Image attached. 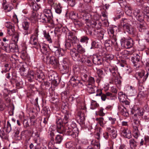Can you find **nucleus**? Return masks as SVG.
<instances>
[{"label": "nucleus", "mask_w": 149, "mask_h": 149, "mask_svg": "<svg viewBox=\"0 0 149 149\" xmlns=\"http://www.w3.org/2000/svg\"><path fill=\"white\" fill-rule=\"evenodd\" d=\"M62 120L60 118H57L56 123L57 125V131L60 134H62L64 133L66 134L69 135H71L72 134L73 132L71 128L69 129L65 128L63 125H61V122Z\"/></svg>", "instance_id": "f257e3e1"}, {"label": "nucleus", "mask_w": 149, "mask_h": 149, "mask_svg": "<svg viewBox=\"0 0 149 149\" xmlns=\"http://www.w3.org/2000/svg\"><path fill=\"white\" fill-rule=\"evenodd\" d=\"M121 45L122 47L127 49L132 47L133 45V41L130 38L125 39L124 38L120 40Z\"/></svg>", "instance_id": "f03ea898"}, {"label": "nucleus", "mask_w": 149, "mask_h": 149, "mask_svg": "<svg viewBox=\"0 0 149 149\" xmlns=\"http://www.w3.org/2000/svg\"><path fill=\"white\" fill-rule=\"evenodd\" d=\"M37 18L39 19L40 21L41 22L50 23L52 27H54V26L52 19H51L44 13H40L38 14L37 16Z\"/></svg>", "instance_id": "7ed1b4c3"}, {"label": "nucleus", "mask_w": 149, "mask_h": 149, "mask_svg": "<svg viewBox=\"0 0 149 149\" xmlns=\"http://www.w3.org/2000/svg\"><path fill=\"white\" fill-rule=\"evenodd\" d=\"M44 61L48 64H51L54 65H58V61L57 59L53 56L50 57L49 56H46Z\"/></svg>", "instance_id": "20e7f679"}, {"label": "nucleus", "mask_w": 149, "mask_h": 149, "mask_svg": "<svg viewBox=\"0 0 149 149\" xmlns=\"http://www.w3.org/2000/svg\"><path fill=\"white\" fill-rule=\"evenodd\" d=\"M132 61L134 64V65L136 69L139 68L141 67V62L140 61V57L138 54L134 57H132Z\"/></svg>", "instance_id": "39448f33"}, {"label": "nucleus", "mask_w": 149, "mask_h": 149, "mask_svg": "<svg viewBox=\"0 0 149 149\" xmlns=\"http://www.w3.org/2000/svg\"><path fill=\"white\" fill-rule=\"evenodd\" d=\"M79 14V18H82L85 20L88 26H90L89 16L91 17L89 13H85V11L84 12H80Z\"/></svg>", "instance_id": "423d86ee"}, {"label": "nucleus", "mask_w": 149, "mask_h": 149, "mask_svg": "<svg viewBox=\"0 0 149 149\" xmlns=\"http://www.w3.org/2000/svg\"><path fill=\"white\" fill-rule=\"evenodd\" d=\"M30 43L35 46L36 48H39V46L40 45L38 41V36L36 34L33 35L30 38Z\"/></svg>", "instance_id": "0eeeda50"}, {"label": "nucleus", "mask_w": 149, "mask_h": 149, "mask_svg": "<svg viewBox=\"0 0 149 149\" xmlns=\"http://www.w3.org/2000/svg\"><path fill=\"white\" fill-rule=\"evenodd\" d=\"M71 56L72 59L75 61H78L79 60L80 55L75 48L71 49L70 51Z\"/></svg>", "instance_id": "6e6552de"}, {"label": "nucleus", "mask_w": 149, "mask_h": 149, "mask_svg": "<svg viewBox=\"0 0 149 149\" xmlns=\"http://www.w3.org/2000/svg\"><path fill=\"white\" fill-rule=\"evenodd\" d=\"M39 48H40L41 52L43 54L46 56H49V49L46 45L43 44L39 45Z\"/></svg>", "instance_id": "1a4fd4ad"}, {"label": "nucleus", "mask_w": 149, "mask_h": 149, "mask_svg": "<svg viewBox=\"0 0 149 149\" xmlns=\"http://www.w3.org/2000/svg\"><path fill=\"white\" fill-rule=\"evenodd\" d=\"M100 18V16L98 15L95 14L91 17V20H90V26H93L92 27H95L97 24L96 21L99 20Z\"/></svg>", "instance_id": "9d476101"}, {"label": "nucleus", "mask_w": 149, "mask_h": 149, "mask_svg": "<svg viewBox=\"0 0 149 149\" xmlns=\"http://www.w3.org/2000/svg\"><path fill=\"white\" fill-rule=\"evenodd\" d=\"M121 134L124 137L128 139H130L131 137V133L127 129H124L122 131Z\"/></svg>", "instance_id": "9b49d317"}, {"label": "nucleus", "mask_w": 149, "mask_h": 149, "mask_svg": "<svg viewBox=\"0 0 149 149\" xmlns=\"http://www.w3.org/2000/svg\"><path fill=\"white\" fill-rule=\"evenodd\" d=\"M2 5L3 8L6 10V12H9L13 8L12 6L7 3L6 0H3Z\"/></svg>", "instance_id": "f8f14e48"}, {"label": "nucleus", "mask_w": 149, "mask_h": 149, "mask_svg": "<svg viewBox=\"0 0 149 149\" xmlns=\"http://www.w3.org/2000/svg\"><path fill=\"white\" fill-rule=\"evenodd\" d=\"M5 50L8 52H14L16 48V45L15 44H10L8 46H4Z\"/></svg>", "instance_id": "ddd939ff"}, {"label": "nucleus", "mask_w": 149, "mask_h": 149, "mask_svg": "<svg viewBox=\"0 0 149 149\" xmlns=\"http://www.w3.org/2000/svg\"><path fill=\"white\" fill-rule=\"evenodd\" d=\"M129 21L125 18L122 19L120 22V25L123 27L124 29L127 28V27L130 25L129 24Z\"/></svg>", "instance_id": "4468645a"}, {"label": "nucleus", "mask_w": 149, "mask_h": 149, "mask_svg": "<svg viewBox=\"0 0 149 149\" xmlns=\"http://www.w3.org/2000/svg\"><path fill=\"white\" fill-rule=\"evenodd\" d=\"M131 112L132 114L135 113L134 114L135 116H136L137 115H138L139 116H141L143 115V110L142 109H140L138 108H137L136 109H132Z\"/></svg>", "instance_id": "2eb2a0df"}, {"label": "nucleus", "mask_w": 149, "mask_h": 149, "mask_svg": "<svg viewBox=\"0 0 149 149\" xmlns=\"http://www.w3.org/2000/svg\"><path fill=\"white\" fill-rule=\"evenodd\" d=\"M20 73L21 75L26 76L28 75V71H26L24 65H22L19 69Z\"/></svg>", "instance_id": "dca6fc26"}, {"label": "nucleus", "mask_w": 149, "mask_h": 149, "mask_svg": "<svg viewBox=\"0 0 149 149\" xmlns=\"http://www.w3.org/2000/svg\"><path fill=\"white\" fill-rule=\"evenodd\" d=\"M54 7L56 12L58 14H60L61 12L62 7L59 3H55L54 4Z\"/></svg>", "instance_id": "f3484780"}, {"label": "nucleus", "mask_w": 149, "mask_h": 149, "mask_svg": "<svg viewBox=\"0 0 149 149\" xmlns=\"http://www.w3.org/2000/svg\"><path fill=\"white\" fill-rule=\"evenodd\" d=\"M135 92V89L134 87L131 86H129L127 87V93L130 96H132L134 94V93Z\"/></svg>", "instance_id": "a211bd4d"}, {"label": "nucleus", "mask_w": 149, "mask_h": 149, "mask_svg": "<svg viewBox=\"0 0 149 149\" xmlns=\"http://www.w3.org/2000/svg\"><path fill=\"white\" fill-rule=\"evenodd\" d=\"M48 18L51 19H52V15L51 12V10L45 9H44L43 13Z\"/></svg>", "instance_id": "6ab92c4d"}, {"label": "nucleus", "mask_w": 149, "mask_h": 149, "mask_svg": "<svg viewBox=\"0 0 149 149\" xmlns=\"http://www.w3.org/2000/svg\"><path fill=\"white\" fill-rule=\"evenodd\" d=\"M97 88L92 85H88L87 90L88 92L91 94L93 93H95Z\"/></svg>", "instance_id": "aec40b11"}, {"label": "nucleus", "mask_w": 149, "mask_h": 149, "mask_svg": "<svg viewBox=\"0 0 149 149\" xmlns=\"http://www.w3.org/2000/svg\"><path fill=\"white\" fill-rule=\"evenodd\" d=\"M95 120L100 126L102 127L104 126L106 123L104 121V119L103 117L97 118H95Z\"/></svg>", "instance_id": "412c9836"}, {"label": "nucleus", "mask_w": 149, "mask_h": 149, "mask_svg": "<svg viewBox=\"0 0 149 149\" xmlns=\"http://www.w3.org/2000/svg\"><path fill=\"white\" fill-rule=\"evenodd\" d=\"M36 77H37L38 79H43L44 78V74L41 71L38 70L35 74V77L36 78Z\"/></svg>", "instance_id": "4be33fe9"}, {"label": "nucleus", "mask_w": 149, "mask_h": 149, "mask_svg": "<svg viewBox=\"0 0 149 149\" xmlns=\"http://www.w3.org/2000/svg\"><path fill=\"white\" fill-rule=\"evenodd\" d=\"M77 50L79 53L83 54L86 52L85 49L80 45H77Z\"/></svg>", "instance_id": "5701e85b"}, {"label": "nucleus", "mask_w": 149, "mask_h": 149, "mask_svg": "<svg viewBox=\"0 0 149 149\" xmlns=\"http://www.w3.org/2000/svg\"><path fill=\"white\" fill-rule=\"evenodd\" d=\"M42 112L44 113V114L46 116V117L45 118H44V120L43 121V123L45 124H46L47 123V121L48 120V117H49V115L48 114V111H47V109H44L42 111Z\"/></svg>", "instance_id": "b1692460"}, {"label": "nucleus", "mask_w": 149, "mask_h": 149, "mask_svg": "<svg viewBox=\"0 0 149 149\" xmlns=\"http://www.w3.org/2000/svg\"><path fill=\"white\" fill-rule=\"evenodd\" d=\"M52 51L54 52L55 55L57 56H59L61 54V50L57 47H54L52 49Z\"/></svg>", "instance_id": "393cba45"}, {"label": "nucleus", "mask_w": 149, "mask_h": 149, "mask_svg": "<svg viewBox=\"0 0 149 149\" xmlns=\"http://www.w3.org/2000/svg\"><path fill=\"white\" fill-rule=\"evenodd\" d=\"M0 137L3 139L6 140L8 139V136L5 133L3 129L0 130Z\"/></svg>", "instance_id": "a878e982"}, {"label": "nucleus", "mask_w": 149, "mask_h": 149, "mask_svg": "<svg viewBox=\"0 0 149 149\" xmlns=\"http://www.w3.org/2000/svg\"><path fill=\"white\" fill-rule=\"evenodd\" d=\"M79 13L76 14L75 13L72 11L70 12V17L71 19L75 20L77 18H79Z\"/></svg>", "instance_id": "bb28decb"}, {"label": "nucleus", "mask_w": 149, "mask_h": 149, "mask_svg": "<svg viewBox=\"0 0 149 149\" xmlns=\"http://www.w3.org/2000/svg\"><path fill=\"white\" fill-rule=\"evenodd\" d=\"M69 115L68 113H65V116L64 118L63 119V120H62V122H61V125H63V124H65L67 123L68 121V118L69 117Z\"/></svg>", "instance_id": "cd10ccee"}, {"label": "nucleus", "mask_w": 149, "mask_h": 149, "mask_svg": "<svg viewBox=\"0 0 149 149\" xmlns=\"http://www.w3.org/2000/svg\"><path fill=\"white\" fill-rule=\"evenodd\" d=\"M124 30L130 34H133L134 32V29L132 28L130 25H129L128 27H127V28H125Z\"/></svg>", "instance_id": "c85d7f7f"}, {"label": "nucleus", "mask_w": 149, "mask_h": 149, "mask_svg": "<svg viewBox=\"0 0 149 149\" xmlns=\"http://www.w3.org/2000/svg\"><path fill=\"white\" fill-rule=\"evenodd\" d=\"M111 38V40L110 41H111V43L112 44V46H117L118 45V43L117 42V39L116 36H114Z\"/></svg>", "instance_id": "c756f323"}, {"label": "nucleus", "mask_w": 149, "mask_h": 149, "mask_svg": "<svg viewBox=\"0 0 149 149\" xmlns=\"http://www.w3.org/2000/svg\"><path fill=\"white\" fill-rule=\"evenodd\" d=\"M63 139L62 136L60 135H58L55 137L56 142L57 143H60Z\"/></svg>", "instance_id": "7c9ffc66"}, {"label": "nucleus", "mask_w": 149, "mask_h": 149, "mask_svg": "<svg viewBox=\"0 0 149 149\" xmlns=\"http://www.w3.org/2000/svg\"><path fill=\"white\" fill-rule=\"evenodd\" d=\"M99 106V104L95 101H93L91 103L90 107L91 109H94L97 108Z\"/></svg>", "instance_id": "2f4dec72"}, {"label": "nucleus", "mask_w": 149, "mask_h": 149, "mask_svg": "<svg viewBox=\"0 0 149 149\" xmlns=\"http://www.w3.org/2000/svg\"><path fill=\"white\" fill-rule=\"evenodd\" d=\"M93 61L95 64H99L101 63V60L96 56L93 57Z\"/></svg>", "instance_id": "473e14b6"}, {"label": "nucleus", "mask_w": 149, "mask_h": 149, "mask_svg": "<svg viewBox=\"0 0 149 149\" xmlns=\"http://www.w3.org/2000/svg\"><path fill=\"white\" fill-rule=\"evenodd\" d=\"M97 73L99 77L101 78H103L104 77V75L103 73V71L100 69L96 68Z\"/></svg>", "instance_id": "72a5a7b5"}, {"label": "nucleus", "mask_w": 149, "mask_h": 149, "mask_svg": "<svg viewBox=\"0 0 149 149\" xmlns=\"http://www.w3.org/2000/svg\"><path fill=\"white\" fill-rule=\"evenodd\" d=\"M130 148L132 149L135 148L136 146V143L134 139H130Z\"/></svg>", "instance_id": "f704fd0d"}, {"label": "nucleus", "mask_w": 149, "mask_h": 149, "mask_svg": "<svg viewBox=\"0 0 149 149\" xmlns=\"http://www.w3.org/2000/svg\"><path fill=\"white\" fill-rule=\"evenodd\" d=\"M110 135L111 137L113 139H115L117 136V131L116 130L112 129L111 131H110Z\"/></svg>", "instance_id": "c9c22d12"}, {"label": "nucleus", "mask_w": 149, "mask_h": 149, "mask_svg": "<svg viewBox=\"0 0 149 149\" xmlns=\"http://www.w3.org/2000/svg\"><path fill=\"white\" fill-rule=\"evenodd\" d=\"M18 34L16 33L13 35L12 40L15 43H16L18 41Z\"/></svg>", "instance_id": "e433bc0d"}, {"label": "nucleus", "mask_w": 149, "mask_h": 149, "mask_svg": "<svg viewBox=\"0 0 149 149\" xmlns=\"http://www.w3.org/2000/svg\"><path fill=\"white\" fill-rule=\"evenodd\" d=\"M118 69H115V70H112L110 72L112 73V75L114 77H119L120 74L118 72Z\"/></svg>", "instance_id": "4c0bfd02"}, {"label": "nucleus", "mask_w": 149, "mask_h": 149, "mask_svg": "<svg viewBox=\"0 0 149 149\" xmlns=\"http://www.w3.org/2000/svg\"><path fill=\"white\" fill-rule=\"evenodd\" d=\"M78 10L80 12H84L85 11L84 9V5L81 3H79L78 6Z\"/></svg>", "instance_id": "58836bf2"}, {"label": "nucleus", "mask_w": 149, "mask_h": 149, "mask_svg": "<svg viewBox=\"0 0 149 149\" xmlns=\"http://www.w3.org/2000/svg\"><path fill=\"white\" fill-rule=\"evenodd\" d=\"M86 81L88 82V85H92L94 83L95 81L94 78L92 77H89Z\"/></svg>", "instance_id": "ea45409f"}, {"label": "nucleus", "mask_w": 149, "mask_h": 149, "mask_svg": "<svg viewBox=\"0 0 149 149\" xmlns=\"http://www.w3.org/2000/svg\"><path fill=\"white\" fill-rule=\"evenodd\" d=\"M108 33L110 37H112L116 36L114 34V30L113 28H109L108 29Z\"/></svg>", "instance_id": "a19ab883"}, {"label": "nucleus", "mask_w": 149, "mask_h": 149, "mask_svg": "<svg viewBox=\"0 0 149 149\" xmlns=\"http://www.w3.org/2000/svg\"><path fill=\"white\" fill-rule=\"evenodd\" d=\"M87 58H88L86 56L82 55L81 57L80 56L79 60L78 61H79L82 63H84Z\"/></svg>", "instance_id": "79ce46f5"}, {"label": "nucleus", "mask_w": 149, "mask_h": 149, "mask_svg": "<svg viewBox=\"0 0 149 149\" xmlns=\"http://www.w3.org/2000/svg\"><path fill=\"white\" fill-rule=\"evenodd\" d=\"M7 31L8 33L9 36H11L15 34L14 33L15 29L14 27L10 29H8Z\"/></svg>", "instance_id": "37998d69"}, {"label": "nucleus", "mask_w": 149, "mask_h": 149, "mask_svg": "<svg viewBox=\"0 0 149 149\" xmlns=\"http://www.w3.org/2000/svg\"><path fill=\"white\" fill-rule=\"evenodd\" d=\"M74 24L77 27H81L84 25V24L82 22L77 20L74 21Z\"/></svg>", "instance_id": "c03bdc74"}, {"label": "nucleus", "mask_w": 149, "mask_h": 149, "mask_svg": "<svg viewBox=\"0 0 149 149\" xmlns=\"http://www.w3.org/2000/svg\"><path fill=\"white\" fill-rule=\"evenodd\" d=\"M125 13L129 16H131L132 13V8L131 7H127L125 8Z\"/></svg>", "instance_id": "a18cd8bd"}, {"label": "nucleus", "mask_w": 149, "mask_h": 149, "mask_svg": "<svg viewBox=\"0 0 149 149\" xmlns=\"http://www.w3.org/2000/svg\"><path fill=\"white\" fill-rule=\"evenodd\" d=\"M137 2L139 3V4L142 6L143 7L146 8L147 6L146 5V3L144 2L143 0H136Z\"/></svg>", "instance_id": "49530a36"}, {"label": "nucleus", "mask_w": 149, "mask_h": 149, "mask_svg": "<svg viewBox=\"0 0 149 149\" xmlns=\"http://www.w3.org/2000/svg\"><path fill=\"white\" fill-rule=\"evenodd\" d=\"M6 129V131L8 133L10 132L11 130V125L9 121L7 122Z\"/></svg>", "instance_id": "de8ad7c7"}, {"label": "nucleus", "mask_w": 149, "mask_h": 149, "mask_svg": "<svg viewBox=\"0 0 149 149\" xmlns=\"http://www.w3.org/2000/svg\"><path fill=\"white\" fill-rule=\"evenodd\" d=\"M22 27L24 30H28L29 29V24L28 22H24L22 23Z\"/></svg>", "instance_id": "09e8293b"}, {"label": "nucleus", "mask_w": 149, "mask_h": 149, "mask_svg": "<svg viewBox=\"0 0 149 149\" xmlns=\"http://www.w3.org/2000/svg\"><path fill=\"white\" fill-rule=\"evenodd\" d=\"M116 121V119L115 118L111 117H108V122L110 123L111 125L114 124Z\"/></svg>", "instance_id": "8fccbe9b"}, {"label": "nucleus", "mask_w": 149, "mask_h": 149, "mask_svg": "<svg viewBox=\"0 0 149 149\" xmlns=\"http://www.w3.org/2000/svg\"><path fill=\"white\" fill-rule=\"evenodd\" d=\"M5 25L8 29H10L14 27L13 24L10 22H7L5 24Z\"/></svg>", "instance_id": "3c124183"}, {"label": "nucleus", "mask_w": 149, "mask_h": 149, "mask_svg": "<svg viewBox=\"0 0 149 149\" xmlns=\"http://www.w3.org/2000/svg\"><path fill=\"white\" fill-rule=\"evenodd\" d=\"M65 145L66 148H71L73 147L74 144L72 142L70 141L67 142Z\"/></svg>", "instance_id": "603ef678"}, {"label": "nucleus", "mask_w": 149, "mask_h": 149, "mask_svg": "<svg viewBox=\"0 0 149 149\" xmlns=\"http://www.w3.org/2000/svg\"><path fill=\"white\" fill-rule=\"evenodd\" d=\"M115 81L116 84L119 85L121 83V81L120 80V75H119V77H115Z\"/></svg>", "instance_id": "864d4df0"}, {"label": "nucleus", "mask_w": 149, "mask_h": 149, "mask_svg": "<svg viewBox=\"0 0 149 149\" xmlns=\"http://www.w3.org/2000/svg\"><path fill=\"white\" fill-rule=\"evenodd\" d=\"M62 70L64 72L63 73L66 74L68 73L69 72L70 69L66 65H64L63 66Z\"/></svg>", "instance_id": "5fc2aeb1"}, {"label": "nucleus", "mask_w": 149, "mask_h": 149, "mask_svg": "<svg viewBox=\"0 0 149 149\" xmlns=\"http://www.w3.org/2000/svg\"><path fill=\"white\" fill-rule=\"evenodd\" d=\"M44 37L49 43H52V41L50 37V36L48 33H45L44 35Z\"/></svg>", "instance_id": "6e6d98bb"}, {"label": "nucleus", "mask_w": 149, "mask_h": 149, "mask_svg": "<svg viewBox=\"0 0 149 149\" xmlns=\"http://www.w3.org/2000/svg\"><path fill=\"white\" fill-rule=\"evenodd\" d=\"M141 13H142L141 12L140 10L137 8L134 10L133 13L135 17Z\"/></svg>", "instance_id": "4d7b16f0"}, {"label": "nucleus", "mask_w": 149, "mask_h": 149, "mask_svg": "<svg viewBox=\"0 0 149 149\" xmlns=\"http://www.w3.org/2000/svg\"><path fill=\"white\" fill-rule=\"evenodd\" d=\"M144 74L145 73L144 71H142L141 72H138L137 73V74L139 77L140 81H141V80H142L143 77L144 76Z\"/></svg>", "instance_id": "13d9d810"}, {"label": "nucleus", "mask_w": 149, "mask_h": 149, "mask_svg": "<svg viewBox=\"0 0 149 149\" xmlns=\"http://www.w3.org/2000/svg\"><path fill=\"white\" fill-rule=\"evenodd\" d=\"M136 17L137 20L140 22H142L143 20V17L142 13L138 15Z\"/></svg>", "instance_id": "bf43d9fd"}, {"label": "nucleus", "mask_w": 149, "mask_h": 149, "mask_svg": "<svg viewBox=\"0 0 149 149\" xmlns=\"http://www.w3.org/2000/svg\"><path fill=\"white\" fill-rule=\"evenodd\" d=\"M138 28L140 31L142 32L144 31V29H146V27L141 24H139Z\"/></svg>", "instance_id": "052dcab7"}, {"label": "nucleus", "mask_w": 149, "mask_h": 149, "mask_svg": "<svg viewBox=\"0 0 149 149\" xmlns=\"http://www.w3.org/2000/svg\"><path fill=\"white\" fill-rule=\"evenodd\" d=\"M103 109L102 108H100L97 113L100 116H104L105 115V113L103 112Z\"/></svg>", "instance_id": "680f3d73"}, {"label": "nucleus", "mask_w": 149, "mask_h": 149, "mask_svg": "<svg viewBox=\"0 0 149 149\" xmlns=\"http://www.w3.org/2000/svg\"><path fill=\"white\" fill-rule=\"evenodd\" d=\"M29 77L31 78V79H33L35 77V74L33 71H30L28 75Z\"/></svg>", "instance_id": "e2e57ef3"}, {"label": "nucleus", "mask_w": 149, "mask_h": 149, "mask_svg": "<svg viewBox=\"0 0 149 149\" xmlns=\"http://www.w3.org/2000/svg\"><path fill=\"white\" fill-rule=\"evenodd\" d=\"M88 39L87 37L83 36L81 37L80 40V42H86Z\"/></svg>", "instance_id": "0e129e2a"}, {"label": "nucleus", "mask_w": 149, "mask_h": 149, "mask_svg": "<svg viewBox=\"0 0 149 149\" xmlns=\"http://www.w3.org/2000/svg\"><path fill=\"white\" fill-rule=\"evenodd\" d=\"M113 56L112 54H107L105 57V58L107 60H111L113 59Z\"/></svg>", "instance_id": "69168bd1"}, {"label": "nucleus", "mask_w": 149, "mask_h": 149, "mask_svg": "<svg viewBox=\"0 0 149 149\" xmlns=\"http://www.w3.org/2000/svg\"><path fill=\"white\" fill-rule=\"evenodd\" d=\"M111 41L110 40L107 41L105 42L104 45L106 47H108L112 46V44L111 43Z\"/></svg>", "instance_id": "338daca9"}, {"label": "nucleus", "mask_w": 149, "mask_h": 149, "mask_svg": "<svg viewBox=\"0 0 149 149\" xmlns=\"http://www.w3.org/2000/svg\"><path fill=\"white\" fill-rule=\"evenodd\" d=\"M145 39L148 42H149V31H147L145 35Z\"/></svg>", "instance_id": "774afa93"}]
</instances>
